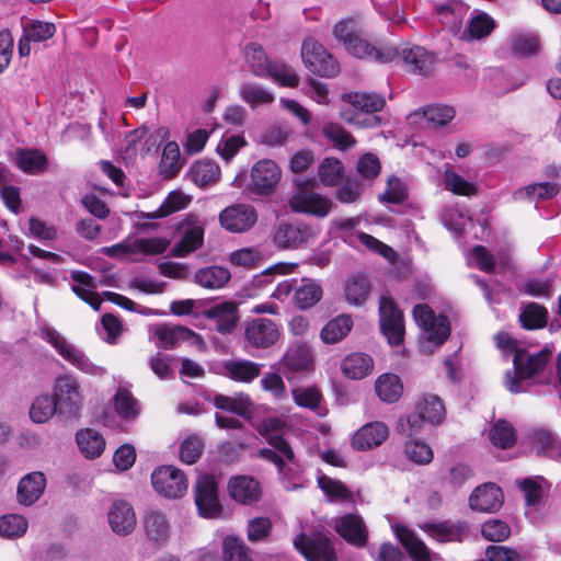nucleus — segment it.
Here are the masks:
<instances>
[{"instance_id":"1","label":"nucleus","mask_w":561,"mask_h":561,"mask_svg":"<svg viewBox=\"0 0 561 561\" xmlns=\"http://www.w3.org/2000/svg\"><path fill=\"white\" fill-rule=\"evenodd\" d=\"M334 37L343 43L345 49L354 57L389 62L401 55L408 71L428 75L434 66V56L421 46L405 47L401 51L392 46L376 47L359 34L358 24L354 19H345L333 27Z\"/></svg>"},{"instance_id":"2","label":"nucleus","mask_w":561,"mask_h":561,"mask_svg":"<svg viewBox=\"0 0 561 561\" xmlns=\"http://www.w3.org/2000/svg\"><path fill=\"white\" fill-rule=\"evenodd\" d=\"M267 443L272 448L261 449L260 456L277 467L283 486L287 491L301 489V471L295 462V453L290 444L279 434H271Z\"/></svg>"},{"instance_id":"3","label":"nucleus","mask_w":561,"mask_h":561,"mask_svg":"<svg viewBox=\"0 0 561 561\" xmlns=\"http://www.w3.org/2000/svg\"><path fill=\"white\" fill-rule=\"evenodd\" d=\"M445 413V407L439 397L425 394L419 400L415 412L398 419L396 431L400 435L412 437L422 431L425 422L433 425L440 424Z\"/></svg>"},{"instance_id":"4","label":"nucleus","mask_w":561,"mask_h":561,"mask_svg":"<svg viewBox=\"0 0 561 561\" xmlns=\"http://www.w3.org/2000/svg\"><path fill=\"white\" fill-rule=\"evenodd\" d=\"M42 337L47 341L56 352L70 365L81 373L92 376L102 377L107 370L104 366L95 364L83 351L67 341L58 331L53 328H42Z\"/></svg>"},{"instance_id":"5","label":"nucleus","mask_w":561,"mask_h":561,"mask_svg":"<svg viewBox=\"0 0 561 561\" xmlns=\"http://www.w3.org/2000/svg\"><path fill=\"white\" fill-rule=\"evenodd\" d=\"M413 318L423 332L421 348L424 353H432L434 347L442 345L449 336L450 328L447 318L435 314L427 305H416L413 308Z\"/></svg>"},{"instance_id":"6","label":"nucleus","mask_w":561,"mask_h":561,"mask_svg":"<svg viewBox=\"0 0 561 561\" xmlns=\"http://www.w3.org/2000/svg\"><path fill=\"white\" fill-rule=\"evenodd\" d=\"M552 350L543 347L540 352L527 355L524 351L514 354V370L505 375V386L513 393L524 391L522 380L530 379L540 374L547 366Z\"/></svg>"},{"instance_id":"7","label":"nucleus","mask_w":561,"mask_h":561,"mask_svg":"<svg viewBox=\"0 0 561 561\" xmlns=\"http://www.w3.org/2000/svg\"><path fill=\"white\" fill-rule=\"evenodd\" d=\"M53 397L64 419L77 417L84 405V393L80 381L72 374L59 375L53 385Z\"/></svg>"},{"instance_id":"8","label":"nucleus","mask_w":561,"mask_h":561,"mask_svg":"<svg viewBox=\"0 0 561 561\" xmlns=\"http://www.w3.org/2000/svg\"><path fill=\"white\" fill-rule=\"evenodd\" d=\"M343 100L364 114H374L381 111L386 105L385 98L378 93L350 92L343 95ZM343 118L350 124H355L362 127L374 128L381 125V118L377 115L362 117V114H356L354 116L343 114Z\"/></svg>"},{"instance_id":"9","label":"nucleus","mask_w":561,"mask_h":561,"mask_svg":"<svg viewBox=\"0 0 561 561\" xmlns=\"http://www.w3.org/2000/svg\"><path fill=\"white\" fill-rule=\"evenodd\" d=\"M320 229L304 222H278L273 231V241L279 249H298L317 239Z\"/></svg>"},{"instance_id":"10","label":"nucleus","mask_w":561,"mask_h":561,"mask_svg":"<svg viewBox=\"0 0 561 561\" xmlns=\"http://www.w3.org/2000/svg\"><path fill=\"white\" fill-rule=\"evenodd\" d=\"M154 491L165 499H181L185 495L188 482L185 473L174 466H161L151 473Z\"/></svg>"},{"instance_id":"11","label":"nucleus","mask_w":561,"mask_h":561,"mask_svg":"<svg viewBox=\"0 0 561 561\" xmlns=\"http://www.w3.org/2000/svg\"><path fill=\"white\" fill-rule=\"evenodd\" d=\"M288 204L294 213L318 218L327 217L334 208V203L329 197L306 187H298L290 195Z\"/></svg>"},{"instance_id":"12","label":"nucleus","mask_w":561,"mask_h":561,"mask_svg":"<svg viewBox=\"0 0 561 561\" xmlns=\"http://www.w3.org/2000/svg\"><path fill=\"white\" fill-rule=\"evenodd\" d=\"M301 58L305 66L320 77H334L339 73V65L321 44L312 38L302 43Z\"/></svg>"},{"instance_id":"13","label":"nucleus","mask_w":561,"mask_h":561,"mask_svg":"<svg viewBox=\"0 0 561 561\" xmlns=\"http://www.w3.org/2000/svg\"><path fill=\"white\" fill-rule=\"evenodd\" d=\"M250 175L248 190L259 196H268L276 191L282 170L273 160L263 159L254 163Z\"/></svg>"},{"instance_id":"14","label":"nucleus","mask_w":561,"mask_h":561,"mask_svg":"<svg viewBox=\"0 0 561 561\" xmlns=\"http://www.w3.org/2000/svg\"><path fill=\"white\" fill-rule=\"evenodd\" d=\"M294 546L308 561H336L331 539L321 533L300 534Z\"/></svg>"},{"instance_id":"15","label":"nucleus","mask_w":561,"mask_h":561,"mask_svg":"<svg viewBox=\"0 0 561 561\" xmlns=\"http://www.w3.org/2000/svg\"><path fill=\"white\" fill-rule=\"evenodd\" d=\"M380 329L389 344L399 345L403 341V314L397 308L391 297L380 296L379 299Z\"/></svg>"},{"instance_id":"16","label":"nucleus","mask_w":561,"mask_h":561,"mask_svg":"<svg viewBox=\"0 0 561 561\" xmlns=\"http://www.w3.org/2000/svg\"><path fill=\"white\" fill-rule=\"evenodd\" d=\"M195 503L202 516L216 518L221 514L217 483L209 474L198 477L194 485Z\"/></svg>"},{"instance_id":"17","label":"nucleus","mask_w":561,"mask_h":561,"mask_svg":"<svg viewBox=\"0 0 561 561\" xmlns=\"http://www.w3.org/2000/svg\"><path fill=\"white\" fill-rule=\"evenodd\" d=\"M182 237L171 249L175 257H185L197 251L204 243L205 222L196 216H188L181 224Z\"/></svg>"},{"instance_id":"18","label":"nucleus","mask_w":561,"mask_h":561,"mask_svg":"<svg viewBox=\"0 0 561 561\" xmlns=\"http://www.w3.org/2000/svg\"><path fill=\"white\" fill-rule=\"evenodd\" d=\"M279 368L289 382L311 371L313 357L310 347L304 344L291 345L282 357Z\"/></svg>"},{"instance_id":"19","label":"nucleus","mask_w":561,"mask_h":561,"mask_svg":"<svg viewBox=\"0 0 561 561\" xmlns=\"http://www.w3.org/2000/svg\"><path fill=\"white\" fill-rule=\"evenodd\" d=\"M146 539L156 548L168 545L172 535V525L167 513L160 510H148L142 517Z\"/></svg>"},{"instance_id":"20","label":"nucleus","mask_w":561,"mask_h":561,"mask_svg":"<svg viewBox=\"0 0 561 561\" xmlns=\"http://www.w3.org/2000/svg\"><path fill=\"white\" fill-rule=\"evenodd\" d=\"M219 221L227 231L241 233L250 230L256 224L257 213L249 204H233L220 211Z\"/></svg>"},{"instance_id":"21","label":"nucleus","mask_w":561,"mask_h":561,"mask_svg":"<svg viewBox=\"0 0 561 561\" xmlns=\"http://www.w3.org/2000/svg\"><path fill=\"white\" fill-rule=\"evenodd\" d=\"M331 527L348 543L362 548L368 541V529L358 514L332 518Z\"/></svg>"},{"instance_id":"22","label":"nucleus","mask_w":561,"mask_h":561,"mask_svg":"<svg viewBox=\"0 0 561 561\" xmlns=\"http://www.w3.org/2000/svg\"><path fill=\"white\" fill-rule=\"evenodd\" d=\"M108 525L118 536L130 535L137 525V517L133 505L125 500L114 501L107 513Z\"/></svg>"},{"instance_id":"23","label":"nucleus","mask_w":561,"mask_h":561,"mask_svg":"<svg viewBox=\"0 0 561 561\" xmlns=\"http://www.w3.org/2000/svg\"><path fill=\"white\" fill-rule=\"evenodd\" d=\"M23 34L19 39L18 50L21 57L31 54V43H41L49 39L56 33L54 23L39 20L23 21Z\"/></svg>"},{"instance_id":"24","label":"nucleus","mask_w":561,"mask_h":561,"mask_svg":"<svg viewBox=\"0 0 561 561\" xmlns=\"http://www.w3.org/2000/svg\"><path fill=\"white\" fill-rule=\"evenodd\" d=\"M244 336L252 346L266 348L275 344L279 332L272 320L259 318L247 322Z\"/></svg>"},{"instance_id":"25","label":"nucleus","mask_w":561,"mask_h":561,"mask_svg":"<svg viewBox=\"0 0 561 561\" xmlns=\"http://www.w3.org/2000/svg\"><path fill=\"white\" fill-rule=\"evenodd\" d=\"M455 113L453 106L433 104L410 114L409 122L413 125L419 124L424 128H436L451 122L455 117Z\"/></svg>"},{"instance_id":"26","label":"nucleus","mask_w":561,"mask_h":561,"mask_svg":"<svg viewBox=\"0 0 561 561\" xmlns=\"http://www.w3.org/2000/svg\"><path fill=\"white\" fill-rule=\"evenodd\" d=\"M422 529L439 542L462 541L469 536V526L465 522H427Z\"/></svg>"},{"instance_id":"27","label":"nucleus","mask_w":561,"mask_h":561,"mask_svg":"<svg viewBox=\"0 0 561 561\" xmlns=\"http://www.w3.org/2000/svg\"><path fill=\"white\" fill-rule=\"evenodd\" d=\"M389 436V428L380 421L369 422L355 432L352 446L356 450H369L379 447Z\"/></svg>"},{"instance_id":"28","label":"nucleus","mask_w":561,"mask_h":561,"mask_svg":"<svg viewBox=\"0 0 561 561\" xmlns=\"http://www.w3.org/2000/svg\"><path fill=\"white\" fill-rule=\"evenodd\" d=\"M205 317L214 321L218 332L231 333L239 322L238 304L234 301L216 304L205 311Z\"/></svg>"},{"instance_id":"29","label":"nucleus","mask_w":561,"mask_h":561,"mask_svg":"<svg viewBox=\"0 0 561 561\" xmlns=\"http://www.w3.org/2000/svg\"><path fill=\"white\" fill-rule=\"evenodd\" d=\"M230 496L245 505L257 502L262 496V489L257 480L249 476H237L228 483Z\"/></svg>"},{"instance_id":"30","label":"nucleus","mask_w":561,"mask_h":561,"mask_svg":"<svg viewBox=\"0 0 561 561\" xmlns=\"http://www.w3.org/2000/svg\"><path fill=\"white\" fill-rule=\"evenodd\" d=\"M502 504V490L494 483H485L478 486L469 497L470 507L480 512H495Z\"/></svg>"},{"instance_id":"31","label":"nucleus","mask_w":561,"mask_h":561,"mask_svg":"<svg viewBox=\"0 0 561 561\" xmlns=\"http://www.w3.org/2000/svg\"><path fill=\"white\" fill-rule=\"evenodd\" d=\"M70 279L72 282V291L95 311H99L101 308V296L95 291L98 288L95 278L87 272L72 271Z\"/></svg>"},{"instance_id":"32","label":"nucleus","mask_w":561,"mask_h":561,"mask_svg":"<svg viewBox=\"0 0 561 561\" xmlns=\"http://www.w3.org/2000/svg\"><path fill=\"white\" fill-rule=\"evenodd\" d=\"M46 477L43 472H31L23 477L18 485V502L25 506L33 505L44 493Z\"/></svg>"},{"instance_id":"33","label":"nucleus","mask_w":561,"mask_h":561,"mask_svg":"<svg viewBox=\"0 0 561 561\" xmlns=\"http://www.w3.org/2000/svg\"><path fill=\"white\" fill-rule=\"evenodd\" d=\"M323 296L322 286L312 278H301L296 282L294 304L299 309H309L316 306Z\"/></svg>"},{"instance_id":"34","label":"nucleus","mask_w":561,"mask_h":561,"mask_svg":"<svg viewBox=\"0 0 561 561\" xmlns=\"http://www.w3.org/2000/svg\"><path fill=\"white\" fill-rule=\"evenodd\" d=\"M531 446L538 456L561 460V442L549 430L537 428L531 433Z\"/></svg>"},{"instance_id":"35","label":"nucleus","mask_w":561,"mask_h":561,"mask_svg":"<svg viewBox=\"0 0 561 561\" xmlns=\"http://www.w3.org/2000/svg\"><path fill=\"white\" fill-rule=\"evenodd\" d=\"M373 368V358L365 353H352L345 356L341 363L344 376L354 380L365 378L371 373Z\"/></svg>"},{"instance_id":"36","label":"nucleus","mask_w":561,"mask_h":561,"mask_svg":"<svg viewBox=\"0 0 561 561\" xmlns=\"http://www.w3.org/2000/svg\"><path fill=\"white\" fill-rule=\"evenodd\" d=\"M230 278L231 274L229 270L219 265L199 268L194 275V279L197 285L211 290L225 287Z\"/></svg>"},{"instance_id":"37","label":"nucleus","mask_w":561,"mask_h":561,"mask_svg":"<svg viewBox=\"0 0 561 561\" xmlns=\"http://www.w3.org/2000/svg\"><path fill=\"white\" fill-rule=\"evenodd\" d=\"M244 60L251 72L259 78H267L270 67L273 62L270 61L264 48L257 43H249L245 45Z\"/></svg>"},{"instance_id":"38","label":"nucleus","mask_w":561,"mask_h":561,"mask_svg":"<svg viewBox=\"0 0 561 561\" xmlns=\"http://www.w3.org/2000/svg\"><path fill=\"white\" fill-rule=\"evenodd\" d=\"M191 202V197L182 192H171L160 207L154 211H140L139 219H158L184 209Z\"/></svg>"},{"instance_id":"39","label":"nucleus","mask_w":561,"mask_h":561,"mask_svg":"<svg viewBox=\"0 0 561 561\" xmlns=\"http://www.w3.org/2000/svg\"><path fill=\"white\" fill-rule=\"evenodd\" d=\"M394 531L413 561H432L428 548L409 528L398 526Z\"/></svg>"},{"instance_id":"40","label":"nucleus","mask_w":561,"mask_h":561,"mask_svg":"<svg viewBox=\"0 0 561 561\" xmlns=\"http://www.w3.org/2000/svg\"><path fill=\"white\" fill-rule=\"evenodd\" d=\"M262 365L251 360H228L224 364V371L227 377L240 382H250L261 373Z\"/></svg>"},{"instance_id":"41","label":"nucleus","mask_w":561,"mask_h":561,"mask_svg":"<svg viewBox=\"0 0 561 561\" xmlns=\"http://www.w3.org/2000/svg\"><path fill=\"white\" fill-rule=\"evenodd\" d=\"M213 402L217 409L225 410L240 416L250 415L253 409L250 397L243 392L236 393L231 397L216 394Z\"/></svg>"},{"instance_id":"42","label":"nucleus","mask_w":561,"mask_h":561,"mask_svg":"<svg viewBox=\"0 0 561 561\" xmlns=\"http://www.w3.org/2000/svg\"><path fill=\"white\" fill-rule=\"evenodd\" d=\"M352 328V318L347 314H340L322 328L320 337L325 344H335L342 341L351 332Z\"/></svg>"},{"instance_id":"43","label":"nucleus","mask_w":561,"mask_h":561,"mask_svg":"<svg viewBox=\"0 0 561 561\" xmlns=\"http://www.w3.org/2000/svg\"><path fill=\"white\" fill-rule=\"evenodd\" d=\"M188 176L196 185L207 186L219 180L220 168L211 160H199L191 167Z\"/></svg>"},{"instance_id":"44","label":"nucleus","mask_w":561,"mask_h":561,"mask_svg":"<svg viewBox=\"0 0 561 561\" xmlns=\"http://www.w3.org/2000/svg\"><path fill=\"white\" fill-rule=\"evenodd\" d=\"M153 335L159 341L160 347L171 348L180 342L195 336V333L184 327L161 324L154 329Z\"/></svg>"},{"instance_id":"45","label":"nucleus","mask_w":561,"mask_h":561,"mask_svg":"<svg viewBox=\"0 0 561 561\" xmlns=\"http://www.w3.org/2000/svg\"><path fill=\"white\" fill-rule=\"evenodd\" d=\"M239 94L242 101L249 104L252 108L260 105H266L274 102V94L265 89L263 85L254 82H244L239 89Z\"/></svg>"},{"instance_id":"46","label":"nucleus","mask_w":561,"mask_h":561,"mask_svg":"<svg viewBox=\"0 0 561 561\" xmlns=\"http://www.w3.org/2000/svg\"><path fill=\"white\" fill-rule=\"evenodd\" d=\"M55 414L59 415V409L53 394H41L33 400L30 408V417L34 423H46Z\"/></svg>"},{"instance_id":"47","label":"nucleus","mask_w":561,"mask_h":561,"mask_svg":"<svg viewBox=\"0 0 561 561\" xmlns=\"http://www.w3.org/2000/svg\"><path fill=\"white\" fill-rule=\"evenodd\" d=\"M375 389L382 401L392 403L400 399L403 386L397 375L383 374L376 380Z\"/></svg>"},{"instance_id":"48","label":"nucleus","mask_w":561,"mask_h":561,"mask_svg":"<svg viewBox=\"0 0 561 561\" xmlns=\"http://www.w3.org/2000/svg\"><path fill=\"white\" fill-rule=\"evenodd\" d=\"M77 443L81 453L87 458L92 459L99 457L105 447V440L102 435L91 428L80 431L77 434Z\"/></svg>"},{"instance_id":"49","label":"nucleus","mask_w":561,"mask_h":561,"mask_svg":"<svg viewBox=\"0 0 561 561\" xmlns=\"http://www.w3.org/2000/svg\"><path fill=\"white\" fill-rule=\"evenodd\" d=\"M437 15L447 28L454 34L460 32L462 20L466 13L465 7L459 2L442 4L436 9Z\"/></svg>"},{"instance_id":"50","label":"nucleus","mask_w":561,"mask_h":561,"mask_svg":"<svg viewBox=\"0 0 561 561\" xmlns=\"http://www.w3.org/2000/svg\"><path fill=\"white\" fill-rule=\"evenodd\" d=\"M180 157L179 145L175 141L167 142L159 164L160 172L164 178H173L180 172L182 168Z\"/></svg>"},{"instance_id":"51","label":"nucleus","mask_w":561,"mask_h":561,"mask_svg":"<svg viewBox=\"0 0 561 561\" xmlns=\"http://www.w3.org/2000/svg\"><path fill=\"white\" fill-rule=\"evenodd\" d=\"M113 401L116 413L124 420H135L140 414L138 401L126 389H118Z\"/></svg>"},{"instance_id":"52","label":"nucleus","mask_w":561,"mask_h":561,"mask_svg":"<svg viewBox=\"0 0 561 561\" xmlns=\"http://www.w3.org/2000/svg\"><path fill=\"white\" fill-rule=\"evenodd\" d=\"M493 28V19L484 12L478 13L470 20L467 28L462 31L461 38L467 41L481 39L488 36Z\"/></svg>"},{"instance_id":"53","label":"nucleus","mask_w":561,"mask_h":561,"mask_svg":"<svg viewBox=\"0 0 561 561\" xmlns=\"http://www.w3.org/2000/svg\"><path fill=\"white\" fill-rule=\"evenodd\" d=\"M519 320L527 330L541 329L547 324L548 310L536 302H529L522 310Z\"/></svg>"},{"instance_id":"54","label":"nucleus","mask_w":561,"mask_h":561,"mask_svg":"<svg viewBox=\"0 0 561 561\" xmlns=\"http://www.w3.org/2000/svg\"><path fill=\"white\" fill-rule=\"evenodd\" d=\"M490 440L499 448H511L516 442V433L512 424L505 420L496 421L489 433Z\"/></svg>"},{"instance_id":"55","label":"nucleus","mask_w":561,"mask_h":561,"mask_svg":"<svg viewBox=\"0 0 561 561\" xmlns=\"http://www.w3.org/2000/svg\"><path fill=\"white\" fill-rule=\"evenodd\" d=\"M294 402L305 409L318 411L322 401V393L317 387H295L291 389Z\"/></svg>"},{"instance_id":"56","label":"nucleus","mask_w":561,"mask_h":561,"mask_svg":"<svg viewBox=\"0 0 561 561\" xmlns=\"http://www.w3.org/2000/svg\"><path fill=\"white\" fill-rule=\"evenodd\" d=\"M369 294V282L363 275L353 276L345 287V297L346 300L354 305L360 306L363 305Z\"/></svg>"},{"instance_id":"57","label":"nucleus","mask_w":561,"mask_h":561,"mask_svg":"<svg viewBox=\"0 0 561 561\" xmlns=\"http://www.w3.org/2000/svg\"><path fill=\"white\" fill-rule=\"evenodd\" d=\"M28 527L27 519L20 514H7L0 517V536L20 538Z\"/></svg>"},{"instance_id":"58","label":"nucleus","mask_w":561,"mask_h":561,"mask_svg":"<svg viewBox=\"0 0 561 561\" xmlns=\"http://www.w3.org/2000/svg\"><path fill=\"white\" fill-rule=\"evenodd\" d=\"M170 245V240L164 237L133 239L134 255H158Z\"/></svg>"},{"instance_id":"59","label":"nucleus","mask_w":561,"mask_h":561,"mask_svg":"<svg viewBox=\"0 0 561 561\" xmlns=\"http://www.w3.org/2000/svg\"><path fill=\"white\" fill-rule=\"evenodd\" d=\"M225 561H253L250 549L244 542L232 536H228L222 542Z\"/></svg>"},{"instance_id":"60","label":"nucleus","mask_w":561,"mask_h":561,"mask_svg":"<svg viewBox=\"0 0 561 561\" xmlns=\"http://www.w3.org/2000/svg\"><path fill=\"white\" fill-rule=\"evenodd\" d=\"M47 159L38 150L20 151L16 156L18 167L27 173H38L45 170Z\"/></svg>"},{"instance_id":"61","label":"nucleus","mask_w":561,"mask_h":561,"mask_svg":"<svg viewBox=\"0 0 561 561\" xmlns=\"http://www.w3.org/2000/svg\"><path fill=\"white\" fill-rule=\"evenodd\" d=\"M559 193V186L556 183L545 182L536 183L524 187L515 193L516 198L529 197L531 201H546L554 197Z\"/></svg>"},{"instance_id":"62","label":"nucleus","mask_w":561,"mask_h":561,"mask_svg":"<svg viewBox=\"0 0 561 561\" xmlns=\"http://www.w3.org/2000/svg\"><path fill=\"white\" fill-rule=\"evenodd\" d=\"M343 163L335 158H327L319 165L318 174L325 186H334L343 176Z\"/></svg>"},{"instance_id":"63","label":"nucleus","mask_w":561,"mask_h":561,"mask_svg":"<svg viewBox=\"0 0 561 561\" xmlns=\"http://www.w3.org/2000/svg\"><path fill=\"white\" fill-rule=\"evenodd\" d=\"M407 457L416 465H427L433 460V450L421 439H410L405 443Z\"/></svg>"},{"instance_id":"64","label":"nucleus","mask_w":561,"mask_h":561,"mask_svg":"<svg viewBox=\"0 0 561 561\" xmlns=\"http://www.w3.org/2000/svg\"><path fill=\"white\" fill-rule=\"evenodd\" d=\"M318 484L332 501L352 500V492L339 480L322 474L318 478Z\"/></svg>"}]
</instances>
